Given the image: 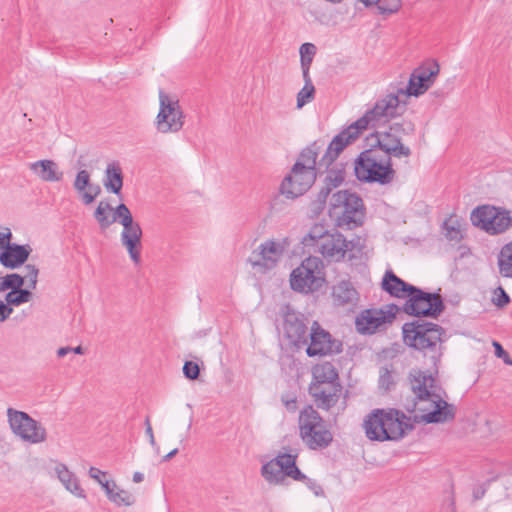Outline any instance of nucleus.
<instances>
[{
  "instance_id": "25",
  "label": "nucleus",
  "mask_w": 512,
  "mask_h": 512,
  "mask_svg": "<svg viewBox=\"0 0 512 512\" xmlns=\"http://www.w3.org/2000/svg\"><path fill=\"white\" fill-rule=\"evenodd\" d=\"M29 246L7 244L5 249L0 253V263L7 268H17L25 263L30 255Z\"/></svg>"
},
{
  "instance_id": "20",
  "label": "nucleus",
  "mask_w": 512,
  "mask_h": 512,
  "mask_svg": "<svg viewBox=\"0 0 512 512\" xmlns=\"http://www.w3.org/2000/svg\"><path fill=\"white\" fill-rule=\"evenodd\" d=\"M123 230L120 235L121 244L127 250L130 259L135 265L141 263L142 229L138 222L133 220L132 214L117 220Z\"/></svg>"
},
{
  "instance_id": "22",
  "label": "nucleus",
  "mask_w": 512,
  "mask_h": 512,
  "mask_svg": "<svg viewBox=\"0 0 512 512\" xmlns=\"http://www.w3.org/2000/svg\"><path fill=\"white\" fill-rule=\"evenodd\" d=\"M341 384L309 385L308 392L317 408L329 411L339 401L342 395Z\"/></svg>"
},
{
  "instance_id": "47",
  "label": "nucleus",
  "mask_w": 512,
  "mask_h": 512,
  "mask_svg": "<svg viewBox=\"0 0 512 512\" xmlns=\"http://www.w3.org/2000/svg\"><path fill=\"white\" fill-rule=\"evenodd\" d=\"M299 52L301 57L300 62L302 63L304 57L305 60L309 59V66H311L313 56L316 53V46L312 43H304L301 45Z\"/></svg>"
},
{
  "instance_id": "11",
  "label": "nucleus",
  "mask_w": 512,
  "mask_h": 512,
  "mask_svg": "<svg viewBox=\"0 0 512 512\" xmlns=\"http://www.w3.org/2000/svg\"><path fill=\"white\" fill-rule=\"evenodd\" d=\"M474 226L489 235H500L512 227V215L504 207L481 205L472 210L470 216Z\"/></svg>"
},
{
  "instance_id": "40",
  "label": "nucleus",
  "mask_w": 512,
  "mask_h": 512,
  "mask_svg": "<svg viewBox=\"0 0 512 512\" xmlns=\"http://www.w3.org/2000/svg\"><path fill=\"white\" fill-rule=\"evenodd\" d=\"M89 185H90V173L87 170H80L77 173L76 178L73 183L74 189L78 193H80V195L82 196V193L85 192V190L88 188Z\"/></svg>"
},
{
  "instance_id": "19",
  "label": "nucleus",
  "mask_w": 512,
  "mask_h": 512,
  "mask_svg": "<svg viewBox=\"0 0 512 512\" xmlns=\"http://www.w3.org/2000/svg\"><path fill=\"white\" fill-rule=\"evenodd\" d=\"M310 343L306 353L309 357L337 354L342 351V343L332 338L331 334L324 330L317 321H314L309 334Z\"/></svg>"
},
{
  "instance_id": "46",
  "label": "nucleus",
  "mask_w": 512,
  "mask_h": 512,
  "mask_svg": "<svg viewBox=\"0 0 512 512\" xmlns=\"http://www.w3.org/2000/svg\"><path fill=\"white\" fill-rule=\"evenodd\" d=\"M100 193H101L100 186L99 185H92L90 183V185L85 190V192L82 193L81 198H82L83 203L85 205L91 204Z\"/></svg>"
},
{
  "instance_id": "34",
  "label": "nucleus",
  "mask_w": 512,
  "mask_h": 512,
  "mask_svg": "<svg viewBox=\"0 0 512 512\" xmlns=\"http://www.w3.org/2000/svg\"><path fill=\"white\" fill-rule=\"evenodd\" d=\"M32 296L33 294L31 292V289H29L28 287L27 289H23L21 287L20 289L8 292L5 296V301L10 306H19L21 304L29 302Z\"/></svg>"
},
{
  "instance_id": "57",
  "label": "nucleus",
  "mask_w": 512,
  "mask_h": 512,
  "mask_svg": "<svg viewBox=\"0 0 512 512\" xmlns=\"http://www.w3.org/2000/svg\"><path fill=\"white\" fill-rule=\"evenodd\" d=\"M145 425H146V434L149 437V441H150L151 445H155V438H154V434H153V430H152V426H151L149 417L146 418Z\"/></svg>"
},
{
  "instance_id": "45",
  "label": "nucleus",
  "mask_w": 512,
  "mask_h": 512,
  "mask_svg": "<svg viewBox=\"0 0 512 512\" xmlns=\"http://www.w3.org/2000/svg\"><path fill=\"white\" fill-rule=\"evenodd\" d=\"M183 374L189 380H196L200 374L199 365L193 361H186L183 366Z\"/></svg>"
},
{
  "instance_id": "13",
  "label": "nucleus",
  "mask_w": 512,
  "mask_h": 512,
  "mask_svg": "<svg viewBox=\"0 0 512 512\" xmlns=\"http://www.w3.org/2000/svg\"><path fill=\"white\" fill-rule=\"evenodd\" d=\"M296 459L297 454L279 453L261 467V476L270 485H282L286 478H304L296 465Z\"/></svg>"
},
{
  "instance_id": "6",
  "label": "nucleus",
  "mask_w": 512,
  "mask_h": 512,
  "mask_svg": "<svg viewBox=\"0 0 512 512\" xmlns=\"http://www.w3.org/2000/svg\"><path fill=\"white\" fill-rule=\"evenodd\" d=\"M354 172L357 179L362 182L381 185L391 183L396 174L392 159L372 145L358 155L354 163Z\"/></svg>"
},
{
  "instance_id": "17",
  "label": "nucleus",
  "mask_w": 512,
  "mask_h": 512,
  "mask_svg": "<svg viewBox=\"0 0 512 512\" xmlns=\"http://www.w3.org/2000/svg\"><path fill=\"white\" fill-rule=\"evenodd\" d=\"M398 310L399 308L395 304H390L381 309H366L356 318V330L364 335H371L384 330L387 324L393 322Z\"/></svg>"
},
{
  "instance_id": "33",
  "label": "nucleus",
  "mask_w": 512,
  "mask_h": 512,
  "mask_svg": "<svg viewBox=\"0 0 512 512\" xmlns=\"http://www.w3.org/2000/svg\"><path fill=\"white\" fill-rule=\"evenodd\" d=\"M445 237L450 241H460L463 238L462 223L456 216H450L443 224Z\"/></svg>"
},
{
  "instance_id": "27",
  "label": "nucleus",
  "mask_w": 512,
  "mask_h": 512,
  "mask_svg": "<svg viewBox=\"0 0 512 512\" xmlns=\"http://www.w3.org/2000/svg\"><path fill=\"white\" fill-rule=\"evenodd\" d=\"M382 289L393 297L407 299L408 294L415 287L394 274L393 271L385 272L381 283Z\"/></svg>"
},
{
  "instance_id": "49",
  "label": "nucleus",
  "mask_w": 512,
  "mask_h": 512,
  "mask_svg": "<svg viewBox=\"0 0 512 512\" xmlns=\"http://www.w3.org/2000/svg\"><path fill=\"white\" fill-rule=\"evenodd\" d=\"M294 480L303 482L309 489L314 492L315 495H320L322 493L321 486L315 480L308 478L306 475H304V478Z\"/></svg>"
},
{
  "instance_id": "12",
  "label": "nucleus",
  "mask_w": 512,
  "mask_h": 512,
  "mask_svg": "<svg viewBox=\"0 0 512 512\" xmlns=\"http://www.w3.org/2000/svg\"><path fill=\"white\" fill-rule=\"evenodd\" d=\"M184 113L179 100L159 91V112L156 116L155 127L159 133H177L184 125Z\"/></svg>"
},
{
  "instance_id": "30",
  "label": "nucleus",
  "mask_w": 512,
  "mask_h": 512,
  "mask_svg": "<svg viewBox=\"0 0 512 512\" xmlns=\"http://www.w3.org/2000/svg\"><path fill=\"white\" fill-rule=\"evenodd\" d=\"M324 144L320 141H315L308 147L302 150L294 166L316 172V164L318 154L323 150Z\"/></svg>"
},
{
  "instance_id": "36",
  "label": "nucleus",
  "mask_w": 512,
  "mask_h": 512,
  "mask_svg": "<svg viewBox=\"0 0 512 512\" xmlns=\"http://www.w3.org/2000/svg\"><path fill=\"white\" fill-rule=\"evenodd\" d=\"M111 210L112 207L108 202L101 201L94 212V217L102 230L107 229L112 224V220H109L107 216V213Z\"/></svg>"
},
{
  "instance_id": "44",
  "label": "nucleus",
  "mask_w": 512,
  "mask_h": 512,
  "mask_svg": "<svg viewBox=\"0 0 512 512\" xmlns=\"http://www.w3.org/2000/svg\"><path fill=\"white\" fill-rule=\"evenodd\" d=\"M381 13H394L401 6V0H379L376 2Z\"/></svg>"
},
{
  "instance_id": "50",
  "label": "nucleus",
  "mask_w": 512,
  "mask_h": 512,
  "mask_svg": "<svg viewBox=\"0 0 512 512\" xmlns=\"http://www.w3.org/2000/svg\"><path fill=\"white\" fill-rule=\"evenodd\" d=\"M129 214H131V212L125 204L122 203V204L118 205L114 211V217L112 219V223L123 218V217L128 216Z\"/></svg>"
},
{
  "instance_id": "52",
  "label": "nucleus",
  "mask_w": 512,
  "mask_h": 512,
  "mask_svg": "<svg viewBox=\"0 0 512 512\" xmlns=\"http://www.w3.org/2000/svg\"><path fill=\"white\" fill-rule=\"evenodd\" d=\"M13 313V308L3 301H0V321L3 322Z\"/></svg>"
},
{
  "instance_id": "31",
  "label": "nucleus",
  "mask_w": 512,
  "mask_h": 512,
  "mask_svg": "<svg viewBox=\"0 0 512 512\" xmlns=\"http://www.w3.org/2000/svg\"><path fill=\"white\" fill-rule=\"evenodd\" d=\"M104 187L115 194H119L123 186L122 169L118 163L108 164L103 181Z\"/></svg>"
},
{
  "instance_id": "23",
  "label": "nucleus",
  "mask_w": 512,
  "mask_h": 512,
  "mask_svg": "<svg viewBox=\"0 0 512 512\" xmlns=\"http://www.w3.org/2000/svg\"><path fill=\"white\" fill-rule=\"evenodd\" d=\"M284 332L290 342L300 348L308 344L307 326L301 316L293 310L288 309L284 315Z\"/></svg>"
},
{
  "instance_id": "3",
  "label": "nucleus",
  "mask_w": 512,
  "mask_h": 512,
  "mask_svg": "<svg viewBox=\"0 0 512 512\" xmlns=\"http://www.w3.org/2000/svg\"><path fill=\"white\" fill-rule=\"evenodd\" d=\"M414 419L397 409H374L363 421L366 437L371 441H399L414 429Z\"/></svg>"
},
{
  "instance_id": "18",
  "label": "nucleus",
  "mask_w": 512,
  "mask_h": 512,
  "mask_svg": "<svg viewBox=\"0 0 512 512\" xmlns=\"http://www.w3.org/2000/svg\"><path fill=\"white\" fill-rule=\"evenodd\" d=\"M439 72L440 67L436 61L419 66L411 73L407 87L399 88V93L405 98L424 94L433 85Z\"/></svg>"
},
{
  "instance_id": "7",
  "label": "nucleus",
  "mask_w": 512,
  "mask_h": 512,
  "mask_svg": "<svg viewBox=\"0 0 512 512\" xmlns=\"http://www.w3.org/2000/svg\"><path fill=\"white\" fill-rule=\"evenodd\" d=\"M329 212L337 218L338 226L348 229L362 225L365 217L363 200L348 190H340L332 195Z\"/></svg>"
},
{
  "instance_id": "43",
  "label": "nucleus",
  "mask_w": 512,
  "mask_h": 512,
  "mask_svg": "<svg viewBox=\"0 0 512 512\" xmlns=\"http://www.w3.org/2000/svg\"><path fill=\"white\" fill-rule=\"evenodd\" d=\"M394 386L392 372L387 367L380 369L379 387L385 391H389Z\"/></svg>"
},
{
  "instance_id": "21",
  "label": "nucleus",
  "mask_w": 512,
  "mask_h": 512,
  "mask_svg": "<svg viewBox=\"0 0 512 512\" xmlns=\"http://www.w3.org/2000/svg\"><path fill=\"white\" fill-rule=\"evenodd\" d=\"M316 180V172L297 168L293 165L291 172L281 183L280 191L287 198H297L310 189Z\"/></svg>"
},
{
  "instance_id": "58",
  "label": "nucleus",
  "mask_w": 512,
  "mask_h": 512,
  "mask_svg": "<svg viewBox=\"0 0 512 512\" xmlns=\"http://www.w3.org/2000/svg\"><path fill=\"white\" fill-rule=\"evenodd\" d=\"M101 475H105V472L101 471L100 469L96 468V467H91L89 469V476L96 480L98 483H99V480H102L100 478Z\"/></svg>"
},
{
  "instance_id": "26",
  "label": "nucleus",
  "mask_w": 512,
  "mask_h": 512,
  "mask_svg": "<svg viewBox=\"0 0 512 512\" xmlns=\"http://www.w3.org/2000/svg\"><path fill=\"white\" fill-rule=\"evenodd\" d=\"M29 168L39 179L45 182H59L64 176L58 164L50 159L33 162L30 164Z\"/></svg>"
},
{
  "instance_id": "38",
  "label": "nucleus",
  "mask_w": 512,
  "mask_h": 512,
  "mask_svg": "<svg viewBox=\"0 0 512 512\" xmlns=\"http://www.w3.org/2000/svg\"><path fill=\"white\" fill-rule=\"evenodd\" d=\"M315 87L314 85H304L297 94V108H302L305 104L314 99Z\"/></svg>"
},
{
  "instance_id": "29",
  "label": "nucleus",
  "mask_w": 512,
  "mask_h": 512,
  "mask_svg": "<svg viewBox=\"0 0 512 512\" xmlns=\"http://www.w3.org/2000/svg\"><path fill=\"white\" fill-rule=\"evenodd\" d=\"M55 472L58 479L64 485V487L79 498H85V491L80 486L79 480L76 475L71 472L67 466L63 463H58L55 467Z\"/></svg>"
},
{
  "instance_id": "63",
  "label": "nucleus",
  "mask_w": 512,
  "mask_h": 512,
  "mask_svg": "<svg viewBox=\"0 0 512 512\" xmlns=\"http://www.w3.org/2000/svg\"><path fill=\"white\" fill-rule=\"evenodd\" d=\"M505 363L512 366V359H505Z\"/></svg>"
},
{
  "instance_id": "24",
  "label": "nucleus",
  "mask_w": 512,
  "mask_h": 512,
  "mask_svg": "<svg viewBox=\"0 0 512 512\" xmlns=\"http://www.w3.org/2000/svg\"><path fill=\"white\" fill-rule=\"evenodd\" d=\"M333 304L348 309L357 305L359 294L349 281H340L332 288Z\"/></svg>"
},
{
  "instance_id": "61",
  "label": "nucleus",
  "mask_w": 512,
  "mask_h": 512,
  "mask_svg": "<svg viewBox=\"0 0 512 512\" xmlns=\"http://www.w3.org/2000/svg\"><path fill=\"white\" fill-rule=\"evenodd\" d=\"M178 453V449L175 448L170 451L167 455L164 456L163 461H169L172 457H174Z\"/></svg>"
},
{
  "instance_id": "41",
  "label": "nucleus",
  "mask_w": 512,
  "mask_h": 512,
  "mask_svg": "<svg viewBox=\"0 0 512 512\" xmlns=\"http://www.w3.org/2000/svg\"><path fill=\"white\" fill-rule=\"evenodd\" d=\"M24 270L25 273L22 275V277H25L27 287L31 290L35 289L38 282V268L35 265L27 264Z\"/></svg>"
},
{
  "instance_id": "2",
  "label": "nucleus",
  "mask_w": 512,
  "mask_h": 512,
  "mask_svg": "<svg viewBox=\"0 0 512 512\" xmlns=\"http://www.w3.org/2000/svg\"><path fill=\"white\" fill-rule=\"evenodd\" d=\"M409 383L414 398L405 404L408 412H423L414 415L416 423H445L455 417L456 408L447 403L433 392L435 379L431 374L421 370H412L409 374Z\"/></svg>"
},
{
  "instance_id": "32",
  "label": "nucleus",
  "mask_w": 512,
  "mask_h": 512,
  "mask_svg": "<svg viewBox=\"0 0 512 512\" xmlns=\"http://www.w3.org/2000/svg\"><path fill=\"white\" fill-rule=\"evenodd\" d=\"M497 267L501 277L512 279V240L504 244L497 254Z\"/></svg>"
},
{
  "instance_id": "28",
  "label": "nucleus",
  "mask_w": 512,
  "mask_h": 512,
  "mask_svg": "<svg viewBox=\"0 0 512 512\" xmlns=\"http://www.w3.org/2000/svg\"><path fill=\"white\" fill-rule=\"evenodd\" d=\"M340 384L339 375L331 362H323L312 368V382L310 385Z\"/></svg>"
},
{
  "instance_id": "60",
  "label": "nucleus",
  "mask_w": 512,
  "mask_h": 512,
  "mask_svg": "<svg viewBox=\"0 0 512 512\" xmlns=\"http://www.w3.org/2000/svg\"><path fill=\"white\" fill-rule=\"evenodd\" d=\"M143 479H144V475L141 472H135L133 474V481L135 483H140L143 481Z\"/></svg>"
},
{
  "instance_id": "42",
  "label": "nucleus",
  "mask_w": 512,
  "mask_h": 512,
  "mask_svg": "<svg viewBox=\"0 0 512 512\" xmlns=\"http://www.w3.org/2000/svg\"><path fill=\"white\" fill-rule=\"evenodd\" d=\"M492 302L495 306L503 308L511 302V299L504 288L499 286L493 291Z\"/></svg>"
},
{
  "instance_id": "8",
  "label": "nucleus",
  "mask_w": 512,
  "mask_h": 512,
  "mask_svg": "<svg viewBox=\"0 0 512 512\" xmlns=\"http://www.w3.org/2000/svg\"><path fill=\"white\" fill-rule=\"evenodd\" d=\"M299 430L301 439L310 449L326 448L333 440L324 419L311 405L300 411Z\"/></svg>"
},
{
  "instance_id": "16",
  "label": "nucleus",
  "mask_w": 512,
  "mask_h": 512,
  "mask_svg": "<svg viewBox=\"0 0 512 512\" xmlns=\"http://www.w3.org/2000/svg\"><path fill=\"white\" fill-rule=\"evenodd\" d=\"M287 246L286 239H268L251 252L248 262L256 273L266 274L277 266Z\"/></svg>"
},
{
  "instance_id": "51",
  "label": "nucleus",
  "mask_w": 512,
  "mask_h": 512,
  "mask_svg": "<svg viewBox=\"0 0 512 512\" xmlns=\"http://www.w3.org/2000/svg\"><path fill=\"white\" fill-rule=\"evenodd\" d=\"M301 68H302L303 79L305 82L304 85H313L310 74H309V70H310L309 59L305 60V58L303 57Z\"/></svg>"
},
{
  "instance_id": "55",
  "label": "nucleus",
  "mask_w": 512,
  "mask_h": 512,
  "mask_svg": "<svg viewBox=\"0 0 512 512\" xmlns=\"http://www.w3.org/2000/svg\"><path fill=\"white\" fill-rule=\"evenodd\" d=\"M493 346L495 348V354L497 357L502 358L504 362H505V359H511L509 357V354L503 349V347L501 346L500 343H498L497 341H494Z\"/></svg>"
},
{
  "instance_id": "56",
  "label": "nucleus",
  "mask_w": 512,
  "mask_h": 512,
  "mask_svg": "<svg viewBox=\"0 0 512 512\" xmlns=\"http://www.w3.org/2000/svg\"><path fill=\"white\" fill-rule=\"evenodd\" d=\"M11 237L12 234L8 228L5 229V232L0 233V247L5 249L7 244H10Z\"/></svg>"
},
{
  "instance_id": "14",
  "label": "nucleus",
  "mask_w": 512,
  "mask_h": 512,
  "mask_svg": "<svg viewBox=\"0 0 512 512\" xmlns=\"http://www.w3.org/2000/svg\"><path fill=\"white\" fill-rule=\"evenodd\" d=\"M445 306L442 297L437 293H428L414 287L408 294L402 310L414 317H438Z\"/></svg>"
},
{
  "instance_id": "53",
  "label": "nucleus",
  "mask_w": 512,
  "mask_h": 512,
  "mask_svg": "<svg viewBox=\"0 0 512 512\" xmlns=\"http://www.w3.org/2000/svg\"><path fill=\"white\" fill-rule=\"evenodd\" d=\"M332 190H333L332 187L325 184V186L320 190V192L318 193V196H317V201L319 202V204L326 203L327 198Z\"/></svg>"
},
{
  "instance_id": "15",
  "label": "nucleus",
  "mask_w": 512,
  "mask_h": 512,
  "mask_svg": "<svg viewBox=\"0 0 512 512\" xmlns=\"http://www.w3.org/2000/svg\"><path fill=\"white\" fill-rule=\"evenodd\" d=\"M7 417L11 431L22 441L30 444H40L46 441L45 427L26 412L8 408Z\"/></svg>"
},
{
  "instance_id": "39",
  "label": "nucleus",
  "mask_w": 512,
  "mask_h": 512,
  "mask_svg": "<svg viewBox=\"0 0 512 512\" xmlns=\"http://www.w3.org/2000/svg\"><path fill=\"white\" fill-rule=\"evenodd\" d=\"M345 179L343 169H330L325 178V184L333 189L340 186Z\"/></svg>"
},
{
  "instance_id": "35",
  "label": "nucleus",
  "mask_w": 512,
  "mask_h": 512,
  "mask_svg": "<svg viewBox=\"0 0 512 512\" xmlns=\"http://www.w3.org/2000/svg\"><path fill=\"white\" fill-rule=\"evenodd\" d=\"M25 284V277L17 273L8 274L0 279V291L20 289Z\"/></svg>"
},
{
  "instance_id": "54",
  "label": "nucleus",
  "mask_w": 512,
  "mask_h": 512,
  "mask_svg": "<svg viewBox=\"0 0 512 512\" xmlns=\"http://www.w3.org/2000/svg\"><path fill=\"white\" fill-rule=\"evenodd\" d=\"M99 484L105 490L107 497H109L115 489H117V485L114 481H103L99 480Z\"/></svg>"
},
{
  "instance_id": "10",
  "label": "nucleus",
  "mask_w": 512,
  "mask_h": 512,
  "mask_svg": "<svg viewBox=\"0 0 512 512\" xmlns=\"http://www.w3.org/2000/svg\"><path fill=\"white\" fill-rule=\"evenodd\" d=\"M324 265L320 258L310 256L290 274L291 289L304 294L313 293L325 283Z\"/></svg>"
},
{
  "instance_id": "48",
  "label": "nucleus",
  "mask_w": 512,
  "mask_h": 512,
  "mask_svg": "<svg viewBox=\"0 0 512 512\" xmlns=\"http://www.w3.org/2000/svg\"><path fill=\"white\" fill-rule=\"evenodd\" d=\"M281 401L284 404L285 408L290 412H295L297 409V399L296 396L290 393L283 394L281 397Z\"/></svg>"
},
{
  "instance_id": "4",
  "label": "nucleus",
  "mask_w": 512,
  "mask_h": 512,
  "mask_svg": "<svg viewBox=\"0 0 512 512\" xmlns=\"http://www.w3.org/2000/svg\"><path fill=\"white\" fill-rule=\"evenodd\" d=\"M305 246H315L328 262H339L348 254L349 259L356 258L363 249L362 239L358 236L347 240L341 233L323 231L322 226H314L303 238Z\"/></svg>"
},
{
  "instance_id": "62",
  "label": "nucleus",
  "mask_w": 512,
  "mask_h": 512,
  "mask_svg": "<svg viewBox=\"0 0 512 512\" xmlns=\"http://www.w3.org/2000/svg\"><path fill=\"white\" fill-rule=\"evenodd\" d=\"M72 352H74L76 354H83L84 350H83L82 346H77L75 348H72Z\"/></svg>"
},
{
  "instance_id": "1",
  "label": "nucleus",
  "mask_w": 512,
  "mask_h": 512,
  "mask_svg": "<svg viewBox=\"0 0 512 512\" xmlns=\"http://www.w3.org/2000/svg\"><path fill=\"white\" fill-rule=\"evenodd\" d=\"M402 97L404 96L399 93L398 88L395 92H390L377 100L373 108L367 110L362 117L333 138L320 159L319 166L328 168L344 148L353 143L364 130L379 128L390 119L401 115L405 110V102Z\"/></svg>"
},
{
  "instance_id": "5",
  "label": "nucleus",
  "mask_w": 512,
  "mask_h": 512,
  "mask_svg": "<svg viewBox=\"0 0 512 512\" xmlns=\"http://www.w3.org/2000/svg\"><path fill=\"white\" fill-rule=\"evenodd\" d=\"M403 341L408 346L428 357L436 366L442 356L444 330L438 324L414 321L402 327Z\"/></svg>"
},
{
  "instance_id": "9",
  "label": "nucleus",
  "mask_w": 512,
  "mask_h": 512,
  "mask_svg": "<svg viewBox=\"0 0 512 512\" xmlns=\"http://www.w3.org/2000/svg\"><path fill=\"white\" fill-rule=\"evenodd\" d=\"M413 132L414 125L412 123L395 122L385 130L376 131L371 135L375 139L372 146L382 150L391 159L392 157L409 158L412 152L410 147L403 143V137L411 135Z\"/></svg>"
},
{
  "instance_id": "59",
  "label": "nucleus",
  "mask_w": 512,
  "mask_h": 512,
  "mask_svg": "<svg viewBox=\"0 0 512 512\" xmlns=\"http://www.w3.org/2000/svg\"><path fill=\"white\" fill-rule=\"evenodd\" d=\"M72 352V348L70 347H61L57 350V355L58 357H64L66 356L68 353Z\"/></svg>"
},
{
  "instance_id": "37",
  "label": "nucleus",
  "mask_w": 512,
  "mask_h": 512,
  "mask_svg": "<svg viewBox=\"0 0 512 512\" xmlns=\"http://www.w3.org/2000/svg\"><path fill=\"white\" fill-rule=\"evenodd\" d=\"M108 499L118 506H131L135 502V498L130 492L119 489L118 487L113 491V493L108 497Z\"/></svg>"
}]
</instances>
